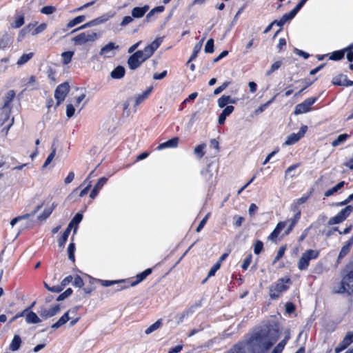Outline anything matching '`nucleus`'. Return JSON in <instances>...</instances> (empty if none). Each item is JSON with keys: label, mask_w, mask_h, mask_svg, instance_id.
Listing matches in <instances>:
<instances>
[{"label": "nucleus", "mask_w": 353, "mask_h": 353, "mask_svg": "<svg viewBox=\"0 0 353 353\" xmlns=\"http://www.w3.org/2000/svg\"><path fill=\"white\" fill-rule=\"evenodd\" d=\"M201 174L206 182H210L214 175L210 165L201 170Z\"/></svg>", "instance_id": "35"}, {"label": "nucleus", "mask_w": 353, "mask_h": 353, "mask_svg": "<svg viewBox=\"0 0 353 353\" xmlns=\"http://www.w3.org/2000/svg\"><path fill=\"white\" fill-rule=\"evenodd\" d=\"M56 150H57L56 147L54 146V144H52L51 146V152L50 153V154L48 156L46 160L45 161V162L42 166L43 168H46L52 162V161L53 160V159L55 157Z\"/></svg>", "instance_id": "40"}, {"label": "nucleus", "mask_w": 353, "mask_h": 353, "mask_svg": "<svg viewBox=\"0 0 353 353\" xmlns=\"http://www.w3.org/2000/svg\"><path fill=\"white\" fill-rule=\"evenodd\" d=\"M69 90L70 85L67 82L61 83L57 86L54 91V97L57 100V105H60V103L65 100Z\"/></svg>", "instance_id": "9"}, {"label": "nucleus", "mask_w": 353, "mask_h": 353, "mask_svg": "<svg viewBox=\"0 0 353 353\" xmlns=\"http://www.w3.org/2000/svg\"><path fill=\"white\" fill-rule=\"evenodd\" d=\"M107 180L108 179L105 177H102L99 179L98 182L97 183V184L95 185V186L94 187V188L92 189L90 194V196L92 199H94L97 196L101 189L106 183Z\"/></svg>", "instance_id": "18"}, {"label": "nucleus", "mask_w": 353, "mask_h": 353, "mask_svg": "<svg viewBox=\"0 0 353 353\" xmlns=\"http://www.w3.org/2000/svg\"><path fill=\"white\" fill-rule=\"evenodd\" d=\"M125 70L123 66H117L110 73V76L112 79H120L125 75Z\"/></svg>", "instance_id": "25"}, {"label": "nucleus", "mask_w": 353, "mask_h": 353, "mask_svg": "<svg viewBox=\"0 0 353 353\" xmlns=\"http://www.w3.org/2000/svg\"><path fill=\"white\" fill-rule=\"evenodd\" d=\"M349 137L347 134H341L337 137V138L332 142L333 147H337L339 145L343 143Z\"/></svg>", "instance_id": "37"}, {"label": "nucleus", "mask_w": 353, "mask_h": 353, "mask_svg": "<svg viewBox=\"0 0 353 353\" xmlns=\"http://www.w3.org/2000/svg\"><path fill=\"white\" fill-rule=\"evenodd\" d=\"M290 333L288 332L287 334L285 336L284 339L280 341L276 346L272 350L271 353H281L283 350L285 345L288 343V341L290 339Z\"/></svg>", "instance_id": "24"}, {"label": "nucleus", "mask_w": 353, "mask_h": 353, "mask_svg": "<svg viewBox=\"0 0 353 353\" xmlns=\"http://www.w3.org/2000/svg\"><path fill=\"white\" fill-rule=\"evenodd\" d=\"M297 13L298 12L294 8L289 13L285 14L280 20H277V26H283L286 22L292 20Z\"/></svg>", "instance_id": "19"}, {"label": "nucleus", "mask_w": 353, "mask_h": 353, "mask_svg": "<svg viewBox=\"0 0 353 353\" xmlns=\"http://www.w3.org/2000/svg\"><path fill=\"white\" fill-rule=\"evenodd\" d=\"M220 261H217L215 264H214L208 274V277L205 279L203 282H205L208 279V278L214 276L215 273L220 268Z\"/></svg>", "instance_id": "52"}, {"label": "nucleus", "mask_w": 353, "mask_h": 353, "mask_svg": "<svg viewBox=\"0 0 353 353\" xmlns=\"http://www.w3.org/2000/svg\"><path fill=\"white\" fill-rule=\"evenodd\" d=\"M279 335L278 323L268 321L254 330L247 340L248 347L252 353H265L276 343Z\"/></svg>", "instance_id": "2"}, {"label": "nucleus", "mask_w": 353, "mask_h": 353, "mask_svg": "<svg viewBox=\"0 0 353 353\" xmlns=\"http://www.w3.org/2000/svg\"><path fill=\"white\" fill-rule=\"evenodd\" d=\"M218 105L219 108H224L228 104V96L223 95L218 99Z\"/></svg>", "instance_id": "59"}, {"label": "nucleus", "mask_w": 353, "mask_h": 353, "mask_svg": "<svg viewBox=\"0 0 353 353\" xmlns=\"http://www.w3.org/2000/svg\"><path fill=\"white\" fill-rule=\"evenodd\" d=\"M342 222H343L342 219L339 217L338 214H336L334 217L330 218L327 223L329 225H332L335 224H339Z\"/></svg>", "instance_id": "64"}, {"label": "nucleus", "mask_w": 353, "mask_h": 353, "mask_svg": "<svg viewBox=\"0 0 353 353\" xmlns=\"http://www.w3.org/2000/svg\"><path fill=\"white\" fill-rule=\"evenodd\" d=\"M276 96L273 97L270 100L267 101L265 103L259 106L257 109L255 110L254 114L258 115L264 112L266 108L274 101Z\"/></svg>", "instance_id": "42"}, {"label": "nucleus", "mask_w": 353, "mask_h": 353, "mask_svg": "<svg viewBox=\"0 0 353 353\" xmlns=\"http://www.w3.org/2000/svg\"><path fill=\"white\" fill-rule=\"evenodd\" d=\"M285 246L280 247L277 252V254L272 262L273 264H275L281 258L283 257L285 254Z\"/></svg>", "instance_id": "61"}, {"label": "nucleus", "mask_w": 353, "mask_h": 353, "mask_svg": "<svg viewBox=\"0 0 353 353\" xmlns=\"http://www.w3.org/2000/svg\"><path fill=\"white\" fill-rule=\"evenodd\" d=\"M119 46L113 42H110L103 46L99 52V54L104 58H112L116 54V50H119Z\"/></svg>", "instance_id": "10"}, {"label": "nucleus", "mask_w": 353, "mask_h": 353, "mask_svg": "<svg viewBox=\"0 0 353 353\" xmlns=\"http://www.w3.org/2000/svg\"><path fill=\"white\" fill-rule=\"evenodd\" d=\"M163 41L162 37L157 38L150 44L145 47L143 50H138L130 55L128 59L130 69H137L145 61L148 59L159 48Z\"/></svg>", "instance_id": "3"}, {"label": "nucleus", "mask_w": 353, "mask_h": 353, "mask_svg": "<svg viewBox=\"0 0 353 353\" xmlns=\"http://www.w3.org/2000/svg\"><path fill=\"white\" fill-rule=\"evenodd\" d=\"M291 280L289 277L279 279L275 283L270 287V296L272 299H276L280 296V294L288 290L289 287L286 285L290 283Z\"/></svg>", "instance_id": "5"}, {"label": "nucleus", "mask_w": 353, "mask_h": 353, "mask_svg": "<svg viewBox=\"0 0 353 353\" xmlns=\"http://www.w3.org/2000/svg\"><path fill=\"white\" fill-rule=\"evenodd\" d=\"M55 10H56L55 7L52 6H44L41 8V12L44 14L49 15V14L54 13L55 12Z\"/></svg>", "instance_id": "58"}, {"label": "nucleus", "mask_w": 353, "mask_h": 353, "mask_svg": "<svg viewBox=\"0 0 353 353\" xmlns=\"http://www.w3.org/2000/svg\"><path fill=\"white\" fill-rule=\"evenodd\" d=\"M285 222H279L272 232L270 234L269 239L271 240H274L276 239L282 230L285 227Z\"/></svg>", "instance_id": "30"}, {"label": "nucleus", "mask_w": 353, "mask_h": 353, "mask_svg": "<svg viewBox=\"0 0 353 353\" xmlns=\"http://www.w3.org/2000/svg\"><path fill=\"white\" fill-rule=\"evenodd\" d=\"M24 23V16L23 14H16L14 16V20L11 23L12 28H19L22 26Z\"/></svg>", "instance_id": "34"}, {"label": "nucleus", "mask_w": 353, "mask_h": 353, "mask_svg": "<svg viewBox=\"0 0 353 353\" xmlns=\"http://www.w3.org/2000/svg\"><path fill=\"white\" fill-rule=\"evenodd\" d=\"M345 50L334 51L332 53L330 59L331 60L338 61L344 57Z\"/></svg>", "instance_id": "50"}, {"label": "nucleus", "mask_w": 353, "mask_h": 353, "mask_svg": "<svg viewBox=\"0 0 353 353\" xmlns=\"http://www.w3.org/2000/svg\"><path fill=\"white\" fill-rule=\"evenodd\" d=\"M70 320L69 311L65 312L55 323L51 325V328L56 330L65 324Z\"/></svg>", "instance_id": "27"}, {"label": "nucleus", "mask_w": 353, "mask_h": 353, "mask_svg": "<svg viewBox=\"0 0 353 353\" xmlns=\"http://www.w3.org/2000/svg\"><path fill=\"white\" fill-rule=\"evenodd\" d=\"M100 35L97 33L88 31L81 32L72 39L76 46H82L89 42H94L96 41Z\"/></svg>", "instance_id": "7"}, {"label": "nucleus", "mask_w": 353, "mask_h": 353, "mask_svg": "<svg viewBox=\"0 0 353 353\" xmlns=\"http://www.w3.org/2000/svg\"><path fill=\"white\" fill-rule=\"evenodd\" d=\"M301 217V210H298L296 214H294V218L291 220V223L289 225L285 233L288 234L290 232V231L293 229L294 225L296 224L298 221L299 220Z\"/></svg>", "instance_id": "38"}, {"label": "nucleus", "mask_w": 353, "mask_h": 353, "mask_svg": "<svg viewBox=\"0 0 353 353\" xmlns=\"http://www.w3.org/2000/svg\"><path fill=\"white\" fill-rule=\"evenodd\" d=\"M152 270L151 268H148L145 270H144L143 272L138 274L136 276V281L132 282L131 284L132 286H134L143 281L148 275H150L152 273Z\"/></svg>", "instance_id": "29"}, {"label": "nucleus", "mask_w": 353, "mask_h": 353, "mask_svg": "<svg viewBox=\"0 0 353 353\" xmlns=\"http://www.w3.org/2000/svg\"><path fill=\"white\" fill-rule=\"evenodd\" d=\"M26 321L28 324H35L39 323L41 321V319L37 316V314L32 311L28 310L26 312Z\"/></svg>", "instance_id": "22"}, {"label": "nucleus", "mask_w": 353, "mask_h": 353, "mask_svg": "<svg viewBox=\"0 0 353 353\" xmlns=\"http://www.w3.org/2000/svg\"><path fill=\"white\" fill-rule=\"evenodd\" d=\"M205 52L206 53H212L214 52V39H210L207 41L205 46Z\"/></svg>", "instance_id": "53"}, {"label": "nucleus", "mask_w": 353, "mask_h": 353, "mask_svg": "<svg viewBox=\"0 0 353 353\" xmlns=\"http://www.w3.org/2000/svg\"><path fill=\"white\" fill-rule=\"evenodd\" d=\"M230 81H225L221 85L219 86L214 90V94L217 95L222 92L229 85Z\"/></svg>", "instance_id": "63"}, {"label": "nucleus", "mask_w": 353, "mask_h": 353, "mask_svg": "<svg viewBox=\"0 0 353 353\" xmlns=\"http://www.w3.org/2000/svg\"><path fill=\"white\" fill-rule=\"evenodd\" d=\"M52 212V209H50V208L45 209L44 211L43 212V213L38 216V219L39 221L46 220L47 218H48L50 216Z\"/></svg>", "instance_id": "62"}, {"label": "nucleus", "mask_w": 353, "mask_h": 353, "mask_svg": "<svg viewBox=\"0 0 353 353\" xmlns=\"http://www.w3.org/2000/svg\"><path fill=\"white\" fill-rule=\"evenodd\" d=\"M72 293V290L71 288H68L65 292L61 293L59 295V296L57 298V301H61L66 298H68L69 296H70Z\"/></svg>", "instance_id": "57"}, {"label": "nucleus", "mask_w": 353, "mask_h": 353, "mask_svg": "<svg viewBox=\"0 0 353 353\" xmlns=\"http://www.w3.org/2000/svg\"><path fill=\"white\" fill-rule=\"evenodd\" d=\"M200 305H201L200 303H198L196 305H192L187 310L183 311L181 314H178L176 316L177 324L181 323L183 321L185 318L188 317L190 314H193L194 312V307H199Z\"/></svg>", "instance_id": "21"}, {"label": "nucleus", "mask_w": 353, "mask_h": 353, "mask_svg": "<svg viewBox=\"0 0 353 353\" xmlns=\"http://www.w3.org/2000/svg\"><path fill=\"white\" fill-rule=\"evenodd\" d=\"M319 255V251L316 250H307L303 252L299 260L298 268L300 270H305L308 268L310 261L316 259Z\"/></svg>", "instance_id": "6"}, {"label": "nucleus", "mask_w": 353, "mask_h": 353, "mask_svg": "<svg viewBox=\"0 0 353 353\" xmlns=\"http://www.w3.org/2000/svg\"><path fill=\"white\" fill-rule=\"evenodd\" d=\"M283 62L282 61H277L274 62L270 67V70L266 72V75L270 76L272 73L279 70Z\"/></svg>", "instance_id": "49"}, {"label": "nucleus", "mask_w": 353, "mask_h": 353, "mask_svg": "<svg viewBox=\"0 0 353 353\" xmlns=\"http://www.w3.org/2000/svg\"><path fill=\"white\" fill-rule=\"evenodd\" d=\"M59 311L60 306L57 304L49 309L41 307L38 312L42 318L47 319L55 316Z\"/></svg>", "instance_id": "12"}, {"label": "nucleus", "mask_w": 353, "mask_h": 353, "mask_svg": "<svg viewBox=\"0 0 353 353\" xmlns=\"http://www.w3.org/2000/svg\"><path fill=\"white\" fill-rule=\"evenodd\" d=\"M71 230L67 227L62 236L59 239V246L63 247L64 246L65 242L68 240V236L70 233Z\"/></svg>", "instance_id": "44"}, {"label": "nucleus", "mask_w": 353, "mask_h": 353, "mask_svg": "<svg viewBox=\"0 0 353 353\" xmlns=\"http://www.w3.org/2000/svg\"><path fill=\"white\" fill-rule=\"evenodd\" d=\"M75 245L74 243H70L68 245V259L72 261L73 263L75 261L74 258V252H75Z\"/></svg>", "instance_id": "46"}, {"label": "nucleus", "mask_w": 353, "mask_h": 353, "mask_svg": "<svg viewBox=\"0 0 353 353\" xmlns=\"http://www.w3.org/2000/svg\"><path fill=\"white\" fill-rule=\"evenodd\" d=\"M15 92L13 90H10L6 92L5 96L3 97V105L2 109L5 112H9L11 108V102L15 97Z\"/></svg>", "instance_id": "14"}, {"label": "nucleus", "mask_w": 353, "mask_h": 353, "mask_svg": "<svg viewBox=\"0 0 353 353\" xmlns=\"http://www.w3.org/2000/svg\"><path fill=\"white\" fill-rule=\"evenodd\" d=\"M47 25L45 23H41L39 26L34 28L32 32V35H37L46 29Z\"/></svg>", "instance_id": "60"}, {"label": "nucleus", "mask_w": 353, "mask_h": 353, "mask_svg": "<svg viewBox=\"0 0 353 353\" xmlns=\"http://www.w3.org/2000/svg\"><path fill=\"white\" fill-rule=\"evenodd\" d=\"M332 82L334 85L339 86L348 87L353 85V81L348 80L347 76L342 74L333 77Z\"/></svg>", "instance_id": "15"}, {"label": "nucleus", "mask_w": 353, "mask_h": 353, "mask_svg": "<svg viewBox=\"0 0 353 353\" xmlns=\"http://www.w3.org/2000/svg\"><path fill=\"white\" fill-rule=\"evenodd\" d=\"M114 14H115V12L110 11V12L103 14V15H101L99 17L94 19V21L95 26H98L101 23H105L110 19L112 18L114 16Z\"/></svg>", "instance_id": "23"}, {"label": "nucleus", "mask_w": 353, "mask_h": 353, "mask_svg": "<svg viewBox=\"0 0 353 353\" xmlns=\"http://www.w3.org/2000/svg\"><path fill=\"white\" fill-rule=\"evenodd\" d=\"M316 97H310L295 106L294 113L296 115L306 113L311 110V106L316 101Z\"/></svg>", "instance_id": "8"}, {"label": "nucleus", "mask_w": 353, "mask_h": 353, "mask_svg": "<svg viewBox=\"0 0 353 353\" xmlns=\"http://www.w3.org/2000/svg\"><path fill=\"white\" fill-rule=\"evenodd\" d=\"M279 335L278 323L268 321L254 330L247 340L248 347L252 353H265L276 343Z\"/></svg>", "instance_id": "1"}, {"label": "nucleus", "mask_w": 353, "mask_h": 353, "mask_svg": "<svg viewBox=\"0 0 353 353\" xmlns=\"http://www.w3.org/2000/svg\"><path fill=\"white\" fill-rule=\"evenodd\" d=\"M82 219L83 215L81 213L76 214L72 221L69 223L68 228L70 230L74 228V233H76L78 225L82 221Z\"/></svg>", "instance_id": "26"}, {"label": "nucleus", "mask_w": 353, "mask_h": 353, "mask_svg": "<svg viewBox=\"0 0 353 353\" xmlns=\"http://www.w3.org/2000/svg\"><path fill=\"white\" fill-rule=\"evenodd\" d=\"M21 345V337L19 335H14L13 337L10 344V349L12 351H17L19 350Z\"/></svg>", "instance_id": "32"}, {"label": "nucleus", "mask_w": 353, "mask_h": 353, "mask_svg": "<svg viewBox=\"0 0 353 353\" xmlns=\"http://www.w3.org/2000/svg\"><path fill=\"white\" fill-rule=\"evenodd\" d=\"M307 130V126L302 125L301 128H300L299 131L297 133H292L288 137L284 144L286 145H291L296 143L302 137H303V136L305 135Z\"/></svg>", "instance_id": "11"}, {"label": "nucleus", "mask_w": 353, "mask_h": 353, "mask_svg": "<svg viewBox=\"0 0 353 353\" xmlns=\"http://www.w3.org/2000/svg\"><path fill=\"white\" fill-rule=\"evenodd\" d=\"M345 182L344 181H340L333 188L326 190L324 193L325 196L329 197L333 195L334 193L337 192L339 190H341L345 185Z\"/></svg>", "instance_id": "31"}, {"label": "nucleus", "mask_w": 353, "mask_h": 353, "mask_svg": "<svg viewBox=\"0 0 353 353\" xmlns=\"http://www.w3.org/2000/svg\"><path fill=\"white\" fill-rule=\"evenodd\" d=\"M343 276L341 282V287L336 292L338 293L347 292L350 294L353 292V262L351 261L346 265Z\"/></svg>", "instance_id": "4"}, {"label": "nucleus", "mask_w": 353, "mask_h": 353, "mask_svg": "<svg viewBox=\"0 0 353 353\" xmlns=\"http://www.w3.org/2000/svg\"><path fill=\"white\" fill-rule=\"evenodd\" d=\"M33 53L30 52L28 54H23L21 57L18 59L17 64L19 66H21L26 63L29 60H30L33 57Z\"/></svg>", "instance_id": "39"}, {"label": "nucleus", "mask_w": 353, "mask_h": 353, "mask_svg": "<svg viewBox=\"0 0 353 353\" xmlns=\"http://www.w3.org/2000/svg\"><path fill=\"white\" fill-rule=\"evenodd\" d=\"M353 207L352 205H347L345 208L342 209L337 214L344 221L352 212Z\"/></svg>", "instance_id": "33"}, {"label": "nucleus", "mask_w": 353, "mask_h": 353, "mask_svg": "<svg viewBox=\"0 0 353 353\" xmlns=\"http://www.w3.org/2000/svg\"><path fill=\"white\" fill-rule=\"evenodd\" d=\"M179 143V138L174 137L165 142H163L158 145L157 150H163L165 148H176Z\"/></svg>", "instance_id": "17"}, {"label": "nucleus", "mask_w": 353, "mask_h": 353, "mask_svg": "<svg viewBox=\"0 0 353 353\" xmlns=\"http://www.w3.org/2000/svg\"><path fill=\"white\" fill-rule=\"evenodd\" d=\"M161 319L157 320L155 323H154L152 325L149 326L145 331V333L146 334H150L159 329L161 325Z\"/></svg>", "instance_id": "43"}, {"label": "nucleus", "mask_w": 353, "mask_h": 353, "mask_svg": "<svg viewBox=\"0 0 353 353\" xmlns=\"http://www.w3.org/2000/svg\"><path fill=\"white\" fill-rule=\"evenodd\" d=\"M201 50V43H197L193 48L192 54L190 56L187 64H188L189 63L192 61L197 57V54L200 52Z\"/></svg>", "instance_id": "45"}, {"label": "nucleus", "mask_w": 353, "mask_h": 353, "mask_svg": "<svg viewBox=\"0 0 353 353\" xmlns=\"http://www.w3.org/2000/svg\"><path fill=\"white\" fill-rule=\"evenodd\" d=\"M148 10V6H144L143 7H135L132 10V16L134 18H141L145 15Z\"/></svg>", "instance_id": "20"}, {"label": "nucleus", "mask_w": 353, "mask_h": 353, "mask_svg": "<svg viewBox=\"0 0 353 353\" xmlns=\"http://www.w3.org/2000/svg\"><path fill=\"white\" fill-rule=\"evenodd\" d=\"M9 59L8 57L3 58L0 60V73H3L8 69V63Z\"/></svg>", "instance_id": "55"}, {"label": "nucleus", "mask_w": 353, "mask_h": 353, "mask_svg": "<svg viewBox=\"0 0 353 353\" xmlns=\"http://www.w3.org/2000/svg\"><path fill=\"white\" fill-rule=\"evenodd\" d=\"M42 206L43 204L38 205L31 212L26 213L22 216H19V218H20V221L22 219H28L29 217L34 216L42 208Z\"/></svg>", "instance_id": "48"}, {"label": "nucleus", "mask_w": 353, "mask_h": 353, "mask_svg": "<svg viewBox=\"0 0 353 353\" xmlns=\"http://www.w3.org/2000/svg\"><path fill=\"white\" fill-rule=\"evenodd\" d=\"M225 353H252L247 341L236 343Z\"/></svg>", "instance_id": "13"}, {"label": "nucleus", "mask_w": 353, "mask_h": 353, "mask_svg": "<svg viewBox=\"0 0 353 353\" xmlns=\"http://www.w3.org/2000/svg\"><path fill=\"white\" fill-rule=\"evenodd\" d=\"M353 245V236L343 245L337 258V262L339 263L350 251Z\"/></svg>", "instance_id": "16"}, {"label": "nucleus", "mask_w": 353, "mask_h": 353, "mask_svg": "<svg viewBox=\"0 0 353 353\" xmlns=\"http://www.w3.org/2000/svg\"><path fill=\"white\" fill-rule=\"evenodd\" d=\"M164 10V7L163 6H157L152 9L146 15L145 19L148 22L152 20V17L156 13L162 12Z\"/></svg>", "instance_id": "36"}, {"label": "nucleus", "mask_w": 353, "mask_h": 353, "mask_svg": "<svg viewBox=\"0 0 353 353\" xmlns=\"http://www.w3.org/2000/svg\"><path fill=\"white\" fill-rule=\"evenodd\" d=\"M205 146L206 145L204 143L197 145L194 150V154L199 158L203 157L205 154L203 150L205 148Z\"/></svg>", "instance_id": "51"}, {"label": "nucleus", "mask_w": 353, "mask_h": 353, "mask_svg": "<svg viewBox=\"0 0 353 353\" xmlns=\"http://www.w3.org/2000/svg\"><path fill=\"white\" fill-rule=\"evenodd\" d=\"M347 346H349V344L347 339H343V341L340 342L338 346L335 348V352L339 353L345 350Z\"/></svg>", "instance_id": "54"}, {"label": "nucleus", "mask_w": 353, "mask_h": 353, "mask_svg": "<svg viewBox=\"0 0 353 353\" xmlns=\"http://www.w3.org/2000/svg\"><path fill=\"white\" fill-rule=\"evenodd\" d=\"M152 90V87L148 88L145 91H144L142 94H138L135 97V106L139 105L143 101H144L150 95V92Z\"/></svg>", "instance_id": "28"}, {"label": "nucleus", "mask_w": 353, "mask_h": 353, "mask_svg": "<svg viewBox=\"0 0 353 353\" xmlns=\"http://www.w3.org/2000/svg\"><path fill=\"white\" fill-rule=\"evenodd\" d=\"M85 19V17L84 15L78 16V17H75L74 19H73L72 20L70 21L67 24V27L68 28H71L75 26L76 25L84 21Z\"/></svg>", "instance_id": "41"}, {"label": "nucleus", "mask_w": 353, "mask_h": 353, "mask_svg": "<svg viewBox=\"0 0 353 353\" xmlns=\"http://www.w3.org/2000/svg\"><path fill=\"white\" fill-rule=\"evenodd\" d=\"M263 248V243L261 241L257 240L254 245V252L255 254H259Z\"/></svg>", "instance_id": "56"}, {"label": "nucleus", "mask_w": 353, "mask_h": 353, "mask_svg": "<svg viewBox=\"0 0 353 353\" xmlns=\"http://www.w3.org/2000/svg\"><path fill=\"white\" fill-rule=\"evenodd\" d=\"M73 54H74V52L72 51H67V52H63L61 54V57L63 58V64H65V65L68 64L71 61Z\"/></svg>", "instance_id": "47"}]
</instances>
